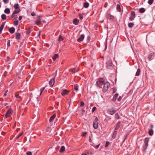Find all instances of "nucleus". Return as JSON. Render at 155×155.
Instances as JSON below:
<instances>
[{"instance_id":"obj_13","label":"nucleus","mask_w":155,"mask_h":155,"mask_svg":"<svg viewBox=\"0 0 155 155\" xmlns=\"http://www.w3.org/2000/svg\"><path fill=\"white\" fill-rule=\"evenodd\" d=\"M56 116V114H54L52 116L50 117L49 121L50 122H52L54 118Z\"/></svg>"},{"instance_id":"obj_29","label":"nucleus","mask_w":155,"mask_h":155,"mask_svg":"<svg viewBox=\"0 0 155 155\" xmlns=\"http://www.w3.org/2000/svg\"><path fill=\"white\" fill-rule=\"evenodd\" d=\"M148 141L147 140H146L144 141V143H145V151L146 150V149H147V147L148 145Z\"/></svg>"},{"instance_id":"obj_32","label":"nucleus","mask_w":155,"mask_h":155,"mask_svg":"<svg viewBox=\"0 0 155 155\" xmlns=\"http://www.w3.org/2000/svg\"><path fill=\"white\" fill-rule=\"evenodd\" d=\"M6 15L5 14H3L1 15V18L3 20H5L6 19Z\"/></svg>"},{"instance_id":"obj_39","label":"nucleus","mask_w":155,"mask_h":155,"mask_svg":"<svg viewBox=\"0 0 155 155\" xmlns=\"http://www.w3.org/2000/svg\"><path fill=\"white\" fill-rule=\"evenodd\" d=\"M23 134V132H22L20 133L19 134H18L16 137L17 139H18L22 134Z\"/></svg>"},{"instance_id":"obj_14","label":"nucleus","mask_w":155,"mask_h":155,"mask_svg":"<svg viewBox=\"0 0 155 155\" xmlns=\"http://www.w3.org/2000/svg\"><path fill=\"white\" fill-rule=\"evenodd\" d=\"M20 11V9H15V11L12 14V15L11 17L12 18L14 17V15H15V14H17V13H18Z\"/></svg>"},{"instance_id":"obj_31","label":"nucleus","mask_w":155,"mask_h":155,"mask_svg":"<svg viewBox=\"0 0 155 155\" xmlns=\"http://www.w3.org/2000/svg\"><path fill=\"white\" fill-rule=\"evenodd\" d=\"M145 11V9L143 8H140L139 10V12L140 13H143Z\"/></svg>"},{"instance_id":"obj_55","label":"nucleus","mask_w":155,"mask_h":155,"mask_svg":"<svg viewBox=\"0 0 155 155\" xmlns=\"http://www.w3.org/2000/svg\"><path fill=\"white\" fill-rule=\"evenodd\" d=\"M60 148V147L59 146H57L56 148H55V149L57 150H59Z\"/></svg>"},{"instance_id":"obj_50","label":"nucleus","mask_w":155,"mask_h":155,"mask_svg":"<svg viewBox=\"0 0 155 155\" xmlns=\"http://www.w3.org/2000/svg\"><path fill=\"white\" fill-rule=\"evenodd\" d=\"M3 1L5 4H7L9 2V0H3Z\"/></svg>"},{"instance_id":"obj_16","label":"nucleus","mask_w":155,"mask_h":155,"mask_svg":"<svg viewBox=\"0 0 155 155\" xmlns=\"http://www.w3.org/2000/svg\"><path fill=\"white\" fill-rule=\"evenodd\" d=\"M21 35L19 33H17L15 34V38L17 40L20 39Z\"/></svg>"},{"instance_id":"obj_22","label":"nucleus","mask_w":155,"mask_h":155,"mask_svg":"<svg viewBox=\"0 0 155 155\" xmlns=\"http://www.w3.org/2000/svg\"><path fill=\"white\" fill-rule=\"evenodd\" d=\"M153 53H151L149 55L148 57V60H149L150 61H151L152 59V57H153Z\"/></svg>"},{"instance_id":"obj_5","label":"nucleus","mask_w":155,"mask_h":155,"mask_svg":"<svg viewBox=\"0 0 155 155\" xmlns=\"http://www.w3.org/2000/svg\"><path fill=\"white\" fill-rule=\"evenodd\" d=\"M12 109H9L7 111L5 115V117L6 118L7 117H9L12 114Z\"/></svg>"},{"instance_id":"obj_54","label":"nucleus","mask_w":155,"mask_h":155,"mask_svg":"<svg viewBox=\"0 0 155 155\" xmlns=\"http://www.w3.org/2000/svg\"><path fill=\"white\" fill-rule=\"evenodd\" d=\"M150 127L151 129H152L153 127V125L150 124Z\"/></svg>"},{"instance_id":"obj_38","label":"nucleus","mask_w":155,"mask_h":155,"mask_svg":"<svg viewBox=\"0 0 155 155\" xmlns=\"http://www.w3.org/2000/svg\"><path fill=\"white\" fill-rule=\"evenodd\" d=\"M69 70L71 72L73 73H74L75 72V69L74 68H72Z\"/></svg>"},{"instance_id":"obj_41","label":"nucleus","mask_w":155,"mask_h":155,"mask_svg":"<svg viewBox=\"0 0 155 155\" xmlns=\"http://www.w3.org/2000/svg\"><path fill=\"white\" fill-rule=\"evenodd\" d=\"M153 0H149L148 1V3L149 5H151L153 3Z\"/></svg>"},{"instance_id":"obj_24","label":"nucleus","mask_w":155,"mask_h":155,"mask_svg":"<svg viewBox=\"0 0 155 155\" xmlns=\"http://www.w3.org/2000/svg\"><path fill=\"white\" fill-rule=\"evenodd\" d=\"M4 12L6 14H9L10 13V9L8 8H6L4 11Z\"/></svg>"},{"instance_id":"obj_26","label":"nucleus","mask_w":155,"mask_h":155,"mask_svg":"<svg viewBox=\"0 0 155 155\" xmlns=\"http://www.w3.org/2000/svg\"><path fill=\"white\" fill-rule=\"evenodd\" d=\"M149 134L150 136H152L153 134V131L152 129H150L148 131Z\"/></svg>"},{"instance_id":"obj_15","label":"nucleus","mask_w":155,"mask_h":155,"mask_svg":"<svg viewBox=\"0 0 155 155\" xmlns=\"http://www.w3.org/2000/svg\"><path fill=\"white\" fill-rule=\"evenodd\" d=\"M84 38V36L83 35H82L78 39L77 41L78 42L82 41Z\"/></svg>"},{"instance_id":"obj_6","label":"nucleus","mask_w":155,"mask_h":155,"mask_svg":"<svg viewBox=\"0 0 155 155\" xmlns=\"http://www.w3.org/2000/svg\"><path fill=\"white\" fill-rule=\"evenodd\" d=\"M106 67L108 69H110L112 67V63L111 61H107L106 63Z\"/></svg>"},{"instance_id":"obj_37","label":"nucleus","mask_w":155,"mask_h":155,"mask_svg":"<svg viewBox=\"0 0 155 155\" xmlns=\"http://www.w3.org/2000/svg\"><path fill=\"white\" fill-rule=\"evenodd\" d=\"M140 69H138L137 70V72L136 73V76H139L140 75Z\"/></svg>"},{"instance_id":"obj_12","label":"nucleus","mask_w":155,"mask_h":155,"mask_svg":"<svg viewBox=\"0 0 155 155\" xmlns=\"http://www.w3.org/2000/svg\"><path fill=\"white\" fill-rule=\"evenodd\" d=\"M54 78H51L49 81V84L52 87L54 85Z\"/></svg>"},{"instance_id":"obj_51","label":"nucleus","mask_w":155,"mask_h":155,"mask_svg":"<svg viewBox=\"0 0 155 155\" xmlns=\"http://www.w3.org/2000/svg\"><path fill=\"white\" fill-rule=\"evenodd\" d=\"M99 146H100V144H99L97 145L96 146H94V147L97 149L98 148Z\"/></svg>"},{"instance_id":"obj_19","label":"nucleus","mask_w":155,"mask_h":155,"mask_svg":"<svg viewBox=\"0 0 155 155\" xmlns=\"http://www.w3.org/2000/svg\"><path fill=\"white\" fill-rule=\"evenodd\" d=\"M65 147L64 146H62L61 147L59 151L60 153H62L64 151H65Z\"/></svg>"},{"instance_id":"obj_42","label":"nucleus","mask_w":155,"mask_h":155,"mask_svg":"<svg viewBox=\"0 0 155 155\" xmlns=\"http://www.w3.org/2000/svg\"><path fill=\"white\" fill-rule=\"evenodd\" d=\"M18 23V20L15 21L14 22V25L15 26H17Z\"/></svg>"},{"instance_id":"obj_57","label":"nucleus","mask_w":155,"mask_h":155,"mask_svg":"<svg viewBox=\"0 0 155 155\" xmlns=\"http://www.w3.org/2000/svg\"><path fill=\"white\" fill-rule=\"evenodd\" d=\"M89 141L90 142H92V140H91V137H89Z\"/></svg>"},{"instance_id":"obj_2","label":"nucleus","mask_w":155,"mask_h":155,"mask_svg":"<svg viewBox=\"0 0 155 155\" xmlns=\"http://www.w3.org/2000/svg\"><path fill=\"white\" fill-rule=\"evenodd\" d=\"M98 119L97 117H96L93 123V127L95 129H96L98 128Z\"/></svg>"},{"instance_id":"obj_49","label":"nucleus","mask_w":155,"mask_h":155,"mask_svg":"<svg viewBox=\"0 0 155 155\" xmlns=\"http://www.w3.org/2000/svg\"><path fill=\"white\" fill-rule=\"evenodd\" d=\"M96 107H94L92 109V112H94L96 110Z\"/></svg>"},{"instance_id":"obj_48","label":"nucleus","mask_w":155,"mask_h":155,"mask_svg":"<svg viewBox=\"0 0 155 155\" xmlns=\"http://www.w3.org/2000/svg\"><path fill=\"white\" fill-rule=\"evenodd\" d=\"M27 155H32V153L31 151H28L26 152Z\"/></svg>"},{"instance_id":"obj_8","label":"nucleus","mask_w":155,"mask_h":155,"mask_svg":"<svg viewBox=\"0 0 155 155\" xmlns=\"http://www.w3.org/2000/svg\"><path fill=\"white\" fill-rule=\"evenodd\" d=\"M69 91L66 89H63L61 92V94L63 96H64L65 95L68 94L69 92Z\"/></svg>"},{"instance_id":"obj_43","label":"nucleus","mask_w":155,"mask_h":155,"mask_svg":"<svg viewBox=\"0 0 155 155\" xmlns=\"http://www.w3.org/2000/svg\"><path fill=\"white\" fill-rule=\"evenodd\" d=\"M79 17L80 20H82L83 18V16L81 14H80L79 15Z\"/></svg>"},{"instance_id":"obj_3","label":"nucleus","mask_w":155,"mask_h":155,"mask_svg":"<svg viewBox=\"0 0 155 155\" xmlns=\"http://www.w3.org/2000/svg\"><path fill=\"white\" fill-rule=\"evenodd\" d=\"M104 84V81L103 80H99L97 81V85L101 88H102Z\"/></svg>"},{"instance_id":"obj_11","label":"nucleus","mask_w":155,"mask_h":155,"mask_svg":"<svg viewBox=\"0 0 155 155\" xmlns=\"http://www.w3.org/2000/svg\"><path fill=\"white\" fill-rule=\"evenodd\" d=\"M41 22V17L39 16L38 17L37 19L36 20L35 22V24L37 25H39Z\"/></svg>"},{"instance_id":"obj_7","label":"nucleus","mask_w":155,"mask_h":155,"mask_svg":"<svg viewBox=\"0 0 155 155\" xmlns=\"http://www.w3.org/2000/svg\"><path fill=\"white\" fill-rule=\"evenodd\" d=\"M131 16L129 18L130 20L131 21L134 20L135 17V12L134 11L131 12L130 13Z\"/></svg>"},{"instance_id":"obj_27","label":"nucleus","mask_w":155,"mask_h":155,"mask_svg":"<svg viewBox=\"0 0 155 155\" xmlns=\"http://www.w3.org/2000/svg\"><path fill=\"white\" fill-rule=\"evenodd\" d=\"M118 96V94H115L114 95L113 97V101H115L116 100V99L117 97Z\"/></svg>"},{"instance_id":"obj_44","label":"nucleus","mask_w":155,"mask_h":155,"mask_svg":"<svg viewBox=\"0 0 155 155\" xmlns=\"http://www.w3.org/2000/svg\"><path fill=\"white\" fill-rule=\"evenodd\" d=\"M87 134V133L86 132H83L82 133L81 136L83 137L85 136Z\"/></svg>"},{"instance_id":"obj_46","label":"nucleus","mask_w":155,"mask_h":155,"mask_svg":"<svg viewBox=\"0 0 155 155\" xmlns=\"http://www.w3.org/2000/svg\"><path fill=\"white\" fill-rule=\"evenodd\" d=\"M58 40L60 41H62L63 40V38L61 35H60L59 38Z\"/></svg>"},{"instance_id":"obj_63","label":"nucleus","mask_w":155,"mask_h":155,"mask_svg":"<svg viewBox=\"0 0 155 155\" xmlns=\"http://www.w3.org/2000/svg\"><path fill=\"white\" fill-rule=\"evenodd\" d=\"M20 53V51H19L18 52V54H19Z\"/></svg>"},{"instance_id":"obj_18","label":"nucleus","mask_w":155,"mask_h":155,"mask_svg":"<svg viewBox=\"0 0 155 155\" xmlns=\"http://www.w3.org/2000/svg\"><path fill=\"white\" fill-rule=\"evenodd\" d=\"M79 22V20L76 18H75L74 20L73 23L75 25H77L78 24Z\"/></svg>"},{"instance_id":"obj_36","label":"nucleus","mask_w":155,"mask_h":155,"mask_svg":"<svg viewBox=\"0 0 155 155\" xmlns=\"http://www.w3.org/2000/svg\"><path fill=\"white\" fill-rule=\"evenodd\" d=\"M74 89L76 91H78V86L77 84H75L74 85Z\"/></svg>"},{"instance_id":"obj_9","label":"nucleus","mask_w":155,"mask_h":155,"mask_svg":"<svg viewBox=\"0 0 155 155\" xmlns=\"http://www.w3.org/2000/svg\"><path fill=\"white\" fill-rule=\"evenodd\" d=\"M106 16L107 18L109 20L113 19L114 18V16L111 15V14L109 13H107L106 14Z\"/></svg>"},{"instance_id":"obj_17","label":"nucleus","mask_w":155,"mask_h":155,"mask_svg":"<svg viewBox=\"0 0 155 155\" xmlns=\"http://www.w3.org/2000/svg\"><path fill=\"white\" fill-rule=\"evenodd\" d=\"M15 28L13 27H11L9 28V31L11 34L13 33L15 31Z\"/></svg>"},{"instance_id":"obj_20","label":"nucleus","mask_w":155,"mask_h":155,"mask_svg":"<svg viewBox=\"0 0 155 155\" xmlns=\"http://www.w3.org/2000/svg\"><path fill=\"white\" fill-rule=\"evenodd\" d=\"M117 134V131L116 130H114L113 133L112 135V137L113 138H115L116 137Z\"/></svg>"},{"instance_id":"obj_30","label":"nucleus","mask_w":155,"mask_h":155,"mask_svg":"<svg viewBox=\"0 0 155 155\" xmlns=\"http://www.w3.org/2000/svg\"><path fill=\"white\" fill-rule=\"evenodd\" d=\"M117 10L119 12H121V9L120 8V5H119L117 4Z\"/></svg>"},{"instance_id":"obj_28","label":"nucleus","mask_w":155,"mask_h":155,"mask_svg":"<svg viewBox=\"0 0 155 155\" xmlns=\"http://www.w3.org/2000/svg\"><path fill=\"white\" fill-rule=\"evenodd\" d=\"M58 57V54H55L52 57V59L54 61Z\"/></svg>"},{"instance_id":"obj_33","label":"nucleus","mask_w":155,"mask_h":155,"mask_svg":"<svg viewBox=\"0 0 155 155\" xmlns=\"http://www.w3.org/2000/svg\"><path fill=\"white\" fill-rule=\"evenodd\" d=\"M89 3H88L87 2H86L84 3V6L85 8H88V7L89 6Z\"/></svg>"},{"instance_id":"obj_61","label":"nucleus","mask_w":155,"mask_h":155,"mask_svg":"<svg viewBox=\"0 0 155 155\" xmlns=\"http://www.w3.org/2000/svg\"><path fill=\"white\" fill-rule=\"evenodd\" d=\"M102 58L104 59V57L103 56H101V57Z\"/></svg>"},{"instance_id":"obj_23","label":"nucleus","mask_w":155,"mask_h":155,"mask_svg":"<svg viewBox=\"0 0 155 155\" xmlns=\"http://www.w3.org/2000/svg\"><path fill=\"white\" fill-rule=\"evenodd\" d=\"M4 24L2 23L0 27V34L2 33V31L4 28Z\"/></svg>"},{"instance_id":"obj_40","label":"nucleus","mask_w":155,"mask_h":155,"mask_svg":"<svg viewBox=\"0 0 155 155\" xmlns=\"http://www.w3.org/2000/svg\"><path fill=\"white\" fill-rule=\"evenodd\" d=\"M45 87H42V88H41V89H40L41 92L40 94V95H41V94L42 92H43V91H44V90H45Z\"/></svg>"},{"instance_id":"obj_53","label":"nucleus","mask_w":155,"mask_h":155,"mask_svg":"<svg viewBox=\"0 0 155 155\" xmlns=\"http://www.w3.org/2000/svg\"><path fill=\"white\" fill-rule=\"evenodd\" d=\"M31 15L32 16H35V12H32L31 13Z\"/></svg>"},{"instance_id":"obj_60","label":"nucleus","mask_w":155,"mask_h":155,"mask_svg":"<svg viewBox=\"0 0 155 155\" xmlns=\"http://www.w3.org/2000/svg\"><path fill=\"white\" fill-rule=\"evenodd\" d=\"M6 95H7V94H6V93H5H5H4V96H6Z\"/></svg>"},{"instance_id":"obj_21","label":"nucleus","mask_w":155,"mask_h":155,"mask_svg":"<svg viewBox=\"0 0 155 155\" xmlns=\"http://www.w3.org/2000/svg\"><path fill=\"white\" fill-rule=\"evenodd\" d=\"M14 8L15 9H20V8L19 7V5L18 4L16 3L14 4Z\"/></svg>"},{"instance_id":"obj_25","label":"nucleus","mask_w":155,"mask_h":155,"mask_svg":"<svg viewBox=\"0 0 155 155\" xmlns=\"http://www.w3.org/2000/svg\"><path fill=\"white\" fill-rule=\"evenodd\" d=\"M32 27L28 29L26 31V34L27 35H29L31 31L32 30Z\"/></svg>"},{"instance_id":"obj_47","label":"nucleus","mask_w":155,"mask_h":155,"mask_svg":"<svg viewBox=\"0 0 155 155\" xmlns=\"http://www.w3.org/2000/svg\"><path fill=\"white\" fill-rule=\"evenodd\" d=\"M110 144V142L109 141H107L106 143V144L105 145V147H107Z\"/></svg>"},{"instance_id":"obj_35","label":"nucleus","mask_w":155,"mask_h":155,"mask_svg":"<svg viewBox=\"0 0 155 155\" xmlns=\"http://www.w3.org/2000/svg\"><path fill=\"white\" fill-rule=\"evenodd\" d=\"M134 24L133 23H130L128 24V27L130 28H132L134 26Z\"/></svg>"},{"instance_id":"obj_45","label":"nucleus","mask_w":155,"mask_h":155,"mask_svg":"<svg viewBox=\"0 0 155 155\" xmlns=\"http://www.w3.org/2000/svg\"><path fill=\"white\" fill-rule=\"evenodd\" d=\"M84 103L83 101H81L80 102V106L81 107H83L84 105Z\"/></svg>"},{"instance_id":"obj_52","label":"nucleus","mask_w":155,"mask_h":155,"mask_svg":"<svg viewBox=\"0 0 155 155\" xmlns=\"http://www.w3.org/2000/svg\"><path fill=\"white\" fill-rule=\"evenodd\" d=\"M121 99H122V97L121 96H120L119 97V98L118 99V101H119L121 100Z\"/></svg>"},{"instance_id":"obj_62","label":"nucleus","mask_w":155,"mask_h":155,"mask_svg":"<svg viewBox=\"0 0 155 155\" xmlns=\"http://www.w3.org/2000/svg\"><path fill=\"white\" fill-rule=\"evenodd\" d=\"M21 92V91H19L17 93H18L19 94L20 92Z\"/></svg>"},{"instance_id":"obj_58","label":"nucleus","mask_w":155,"mask_h":155,"mask_svg":"<svg viewBox=\"0 0 155 155\" xmlns=\"http://www.w3.org/2000/svg\"><path fill=\"white\" fill-rule=\"evenodd\" d=\"M40 33H41V31H39V34H38V36H40Z\"/></svg>"},{"instance_id":"obj_1","label":"nucleus","mask_w":155,"mask_h":155,"mask_svg":"<svg viewBox=\"0 0 155 155\" xmlns=\"http://www.w3.org/2000/svg\"><path fill=\"white\" fill-rule=\"evenodd\" d=\"M110 84L108 82L104 83L103 86V91L104 92H106L108 89Z\"/></svg>"},{"instance_id":"obj_64","label":"nucleus","mask_w":155,"mask_h":155,"mask_svg":"<svg viewBox=\"0 0 155 155\" xmlns=\"http://www.w3.org/2000/svg\"><path fill=\"white\" fill-rule=\"evenodd\" d=\"M13 18H15V15H14V17H13Z\"/></svg>"},{"instance_id":"obj_56","label":"nucleus","mask_w":155,"mask_h":155,"mask_svg":"<svg viewBox=\"0 0 155 155\" xmlns=\"http://www.w3.org/2000/svg\"><path fill=\"white\" fill-rule=\"evenodd\" d=\"M22 18V16H21L19 17L18 19L19 20H21Z\"/></svg>"},{"instance_id":"obj_4","label":"nucleus","mask_w":155,"mask_h":155,"mask_svg":"<svg viewBox=\"0 0 155 155\" xmlns=\"http://www.w3.org/2000/svg\"><path fill=\"white\" fill-rule=\"evenodd\" d=\"M107 111L108 113L111 115H113L116 111V110L113 107H111L108 109Z\"/></svg>"},{"instance_id":"obj_34","label":"nucleus","mask_w":155,"mask_h":155,"mask_svg":"<svg viewBox=\"0 0 155 155\" xmlns=\"http://www.w3.org/2000/svg\"><path fill=\"white\" fill-rule=\"evenodd\" d=\"M15 96L17 98H21V97L19 95V94L18 93H16L15 94Z\"/></svg>"},{"instance_id":"obj_59","label":"nucleus","mask_w":155,"mask_h":155,"mask_svg":"<svg viewBox=\"0 0 155 155\" xmlns=\"http://www.w3.org/2000/svg\"><path fill=\"white\" fill-rule=\"evenodd\" d=\"M81 155H87V154L86 153H82Z\"/></svg>"},{"instance_id":"obj_10","label":"nucleus","mask_w":155,"mask_h":155,"mask_svg":"<svg viewBox=\"0 0 155 155\" xmlns=\"http://www.w3.org/2000/svg\"><path fill=\"white\" fill-rule=\"evenodd\" d=\"M120 122L119 121L117 122V124L114 126V130L116 131V130H118L120 128Z\"/></svg>"}]
</instances>
